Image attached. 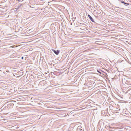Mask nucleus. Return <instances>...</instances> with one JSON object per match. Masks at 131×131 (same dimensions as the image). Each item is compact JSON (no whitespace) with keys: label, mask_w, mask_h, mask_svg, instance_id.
Returning a JSON list of instances; mask_svg holds the SVG:
<instances>
[{"label":"nucleus","mask_w":131,"mask_h":131,"mask_svg":"<svg viewBox=\"0 0 131 131\" xmlns=\"http://www.w3.org/2000/svg\"><path fill=\"white\" fill-rule=\"evenodd\" d=\"M131 81V79L128 78H127L126 79H123L122 80V83L123 84L125 85V84H127V83L126 82V81Z\"/></svg>","instance_id":"1"},{"label":"nucleus","mask_w":131,"mask_h":131,"mask_svg":"<svg viewBox=\"0 0 131 131\" xmlns=\"http://www.w3.org/2000/svg\"><path fill=\"white\" fill-rule=\"evenodd\" d=\"M52 50L57 55L58 54L59 52V50H57V51H56L52 49Z\"/></svg>","instance_id":"2"},{"label":"nucleus","mask_w":131,"mask_h":131,"mask_svg":"<svg viewBox=\"0 0 131 131\" xmlns=\"http://www.w3.org/2000/svg\"><path fill=\"white\" fill-rule=\"evenodd\" d=\"M90 19V20L93 22H94V20H93L92 18L89 15H88Z\"/></svg>","instance_id":"3"},{"label":"nucleus","mask_w":131,"mask_h":131,"mask_svg":"<svg viewBox=\"0 0 131 131\" xmlns=\"http://www.w3.org/2000/svg\"><path fill=\"white\" fill-rule=\"evenodd\" d=\"M119 8L118 7H114V9H116V10H117V9H118V8Z\"/></svg>","instance_id":"4"},{"label":"nucleus","mask_w":131,"mask_h":131,"mask_svg":"<svg viewBox=\"0 0 131 131\" xmlns=\"http://www.w3.org/2000/svg\"><path fill=\"white\" fill-rule=\"evenodd\" d=\"M125 4L127 5H129V3H125Z\"/></svg>","instance_id":"5"},{"label":"nucleus","mask_w":131,"mask_h":131,"mask_svg":"<svg viewBox=\"0 0 131 131\" xmlns=\"http://www.w3.org/2000/svg\"><path fill=\"white\" fill-rule=\"evenodd\" d=\"M121 2L122 3H124L125 4V3L124 1H121Z\"/></svg>","instance_id":"6"},{"label":"nucleus","mask_w":131,"mask_h":131,"mask_svg":"<svg viewBox=\"0 0 131 131\" xmlns=\"http://www.w3.org/2000/svg\"><path fill=\"white\" fill-rule=\"evenodd\" d=\"M23 58H24L23 57H21V59H23Z\"/></svg>","instance_id":"7"}]
</instances>
